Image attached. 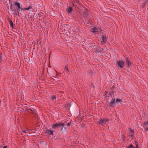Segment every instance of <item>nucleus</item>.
Wrapping results in <instances>:
<instances>
[{
	"label": "nucleus",
	"mask_w": 148,
	"mask_h": 148,
	"mask_svg": "<svg viewBox=\"0 0 148 148\" xmlns=\"http://www.w3.org/2000/svg\"><path fill=\"white\" fill-rule=\"evenodd\" d=\"M100 40L101 44L102 45L104 44L106 42L107 38L106 37V35L104 34H103L100 36Z\"/></svg>",
	"instance_id": "1"
},
{
	"label": "nucleus",
	"mask_w": 148,
	"mask_h": 148,
	"mask_svg": "<svg viewBox=\"0 0 148 148\" xmlns=\"http://www.w3.org/2000/svg\"><path fill=\"white\" fill-rule=\"evenodd\" d=\"M12 5L11 4L10 5V7L11 10L14 16H20V13H18L16 12V9L15 8H12Z\"/></svg>",
	"instance_id": "2"
},
{
	"label": "nucleus",
	"mask_w": 148,
	"mask_h": 148,
	"mask_svg": "<svg viewBox=\"0 0 148 148\" xmlns=\"http://www.w3.org/2000/svg\"><path fill=\"white\" fill-rule=\"evenodd\" d=\"M64 125V124L62 123H56L52 125V128L53 129H56L59 127H61Z\"/></svg>",
	"instance_id": "3"
},
{
	"label": "nucleus",
	"mask_w": 148,
	"mask_h": 148,
	"mask_svg": "<svg viewBox=\"0 0 148 148\" xmlns=\"http://www.w3.org/2000/svg\"><path fill=\"white\" fill-rule=\"evenodd\" d=\"M108 120L105 119H101L100 121H98V123L100 125H103L105 124H106L108 122Z\"/></svg>",
	"instance_id": "4"
},
{
	"label": "nucleus",
	"mask_w": 148,
	"mask_h": 148,
	"mask_svg": "<svg viewBox=\"0 0 148 148\" xmlns=\"http://www.w3.org/2000/svg\"><path fill=\"white\" fill-rule=\"evenodd\" d=\"M124 64V63L123 61H118L116 63V65L119 68H122Z\"/></svg>",
	"instance_id": "5"
},
{
	"label": "nucleus",
	"mask_w": 148,
	"mask_h": 148,
	"mask_svg": "<svg viewBox=\"0 0 148 148\" xmlns=\"http://www.w3.org/2000/svg\"><path fill=\"white\" fill-rule=\"evenodd\" d=\"M13 4L14 5L16 6V8H20L21 7L20 4L18 2H15L14 3H13Z\"/></svg>",
	"instance_id": "6"
},
{
	"label": "nucleus",
	"mask_w": 148,
	"mask_h": 148,
	"mask_svg": "<svg viewBox=\"0 0 148 148\" xmlns=\"http://www.w3.org/2000/svg\"><path fill=\"white\" fill-rule=\"evenodd\" d=\"M100 30V29L99 28L94 27L92 29V32H93V33L97 32Z\"/></svg>",
	"instance_id": "7"
},
{
	"label": "nucleus",
	"mask_w": 148,
	"mask_h": 148,
	"mask_svg": "<svg viewBox=\"0 0 148 148\" xmlns=\"http://www.w3.org/2000/svg\"><path fill=\"white\" fill-rule=\"evenodd\" d=\"M115 103V101L114 99H112V100L109 103L110 105L111 106H113L114 104Z\"/></svg>",
	"instance_id": "8"
},
{
	"label": "nucleus",
	"mask_w": 148,
	"mask_h": 148,
	"mask_svg": "<svg viewBox=\"0 0 148 148\" xmlns=\"http://www.w3.org/2000/svg\"><path fill=\"white\" fill-rule=\"evenodd\" d=\"M46 132L49 134L53 135V132L51 130L49 129H47L46 130Z\"/></svg>",
	"instance_id": "9"
},
{
	"label": "nucleus",
	"mask_w": 148,
	"mask_h": 148,
	"mask_svg": "<svg viewBox=\"0 0 148 148\" xmlns=\"http://www.w3.org/2000/svg\"><path fill=\"white\" fill-rule=\"evenodd\" d=\"M72 10V8L71 7L68 8L67 10V12L68 13H70Z\"/></svg>",
	"instance_id": "10"
},
{
	"label": "nucleus",
	"mask_w": 148,
	"mask_h": 148,
	"mask_svg": "<svg viewBox=\"0 0 148 148\" xmlns=\"http://www.w3.org/2000/svg\"><path fill=\"white\" fill-rule=\"evenodd\" d=\"M62 129L61 130V132H65L66 130L65 127H64V125L62 127Z\"/></svg>",
	"instance_id": "11"
},
{
	"label": "nucleus",
	"mask_w": 148,
	"mask_h": 148,
	"mask_svg": "<svg viewBox=\"0 0 148 148\" xmlns=\"http://www.w3.org/2000/svg\"><path fill=\"white\" fill-rule=\"evenodd\" d=\"M126 64L128 66H130V63L128 59H127L126 60Z\"/></svg>",
	"instance_id": "12"
},
{
	"label": "nucleus",
	"mask_w": 148,
	"mask_h": 148,
	"mask_svg": "<svg viewBox=\"0 0 148 148\" xmlns=\"http://www.w3.org/2000/svg\"><path fill=\"white\" fill-rule=\"evenodd\" d=\"M121 102V100L119 99H116V101H115V103H118Z\"/></svg>",
	"instance_id": "13"
},
{
	"label": "nucleus",
	"mask_w": 148,
	"mask_h": 148,
	"mask_svg": "<svg viewBox=\"0 0 148 148\" xmlns=\"http://www.w3.org/2000/svg\"><path fill=\"white\" fill-rule=\"evenodd\" d=\"M20 10H21V7L16 9V12L18 13H20Z\"/></svg>",
	"instance_id": "14"
},
{
	"label": "nucleus",
	"mask_w": 148,
	"mask_h": 148,
	"mask_svg": "<svg viewBox=\"0 0 148 148\" xmlns=\"http://www.w3.org/2000/svg\"><path fill=\"white\" fill-rule=\"evenodd\" d=\"M10 25L12 27H13V22H12V21L11 20H10Z\"/></svg>",
	"instance_id": "15"
},
{
	"label": "nucleus",
	"mask_w": 148,
	"mask_h": 148,
	"mask_svg": "<svg viewBox=\"0 0 148 148\" xmlns=\"http://www.w3.org/2000/svg\"><path fill=\"white\" fill-rule=\"evenodd\" d=\"M51 98V99L53 101H54L56 100V97L55 96H52Z\"/></svg>",
	"instance_id": "16"
},
{
	"label": "nucleus",
	"mask_w": 148,
	"mask_h": 148,
	"mask_svg": "<svg viewBox=\"0 0 148 148\" xmlns=\"http://www.w3.org/2000/svg\"><path fill=\"white\" fill-rule=\"evenodd\" d=\"M26 10H29L30 9H32V7H31V6H29L27 8H26Z\"/></svg>",
	"instance_id": "17"
},
{
	"label": "nucleus",
	"mask_w": 148,
	"mask_h": 148,
	"mask_svg": "<svg viewBox=\"0 0 148 148\" xmlns=\"http://www.w3.org/2000/svg\"><path fill=\"white\" fill-rule=\"evenodd\" d=\"M135 145H136V147L135 148H138V143L137 142H135Z\"/></svg>",
	"instance_id": "18"
},
{
	"label": "nucleus",
	"mask_w": 148,
	"mask_h": 148,
	"mask_svg": "<svg viewBox=\"0 0 148 148\" xmlns=\"http://www.w3.org/2000/svg\"><path fill=\"white\" fill-rule=\"evenodd\" d=\"M21 11H25V10H26V8H23L21 7Z\"/></svg>",
	"instance_id": "19"
},
{
	"label": "nucleus",
	"mask_w": 148,
	"mask_h": 148,
	"mask_svg": "<svg viewBox=\"0 0 148 148\" xmlns=\"http://www.w3.org/2000/svg\"><path fill=\"white\" fill-rule=\"evenodd\" d=\"M129 148H135V147H134L132 145H130L129 147Z\"/></svg>",
	"instance_id": "20"
},
{
	"label": "nucleus",
	"mask_w": 148,
	"mask_h": 148,
	"mask_svg": "<svg viewBox=\"0 0 148 148\" xmlns=\"http://www.w3.org/2000/svg\"><path fill=\"white\" fill-rule=\"evenodd\" d=\"M28 132V131H25V130H23L22 131L24 133H27Z\"/></svg>",
	"instance_id": "21"
},
{
	"label": "nucleus",
	"mask_w": 148,
	"mask_h": 148,
	"mask_svg": "<svg viewBox=\"0 0 148 148\" xmlns=\"http://www.w3.org/2000/svg\"><path fill=\"white\" fill-rule=\"evenodd\" d=\"M144 125H148V122H147L146 123H144Z\"/></svg>",
	"instance_id": "22"
},
{
	"label": "nucleus",
	"mask_w": 148,
	"mask_h": 148,
	"mask_svg": "<svg viewBox=\"0 0 148 148\" xmlns=\"http://www.w3.org/2000/svg\"><path fill=\"white\" fill-rule=\"evenodd\" d=\"M67 125L68 126H69L70 125V123H68L67 124Z\"/></svg>",
	"instance_id": "23"
},
{
	"label": "nucleus",
	"mask_w": 148,
	"mask_h": 148,
	"mask_svg": "<svg viewBox=\"0 0 148 148\" xmlns=\"http://www.w3.org/2000/svg\"><path fill=\"white\" fill-rule=\"evenodd\" d=\"M65 69H66V71H68V68H66V66H65Z\"/></svg>",
	"instance_id": "24"
},
{
	"label": "nucleus",
	"mask_w": 148,
	"mask_h": 148,
	"mask_svg": "<svg viewBox=\"0 0 148 148\" xmlns=\"http://www.w3.org/2000/svg\"><path fill=\"white\" fill-rule=\"evenodd\" d=\"M3 148H7V146H5L3 147Z\"/></svg>",
	"instance_id": "25"
},
{
	"label": "nucleus",
	"mask_w": 148,
	"mask_h": 148,
	"mask_svg": "<svg viewBox=\"0 0 148 148\" xmlns=\"http://www.w3.org/2000/svg\"><path fill=\"white\" fill-rule=\"evenodd\" d=\"M145 129L147 130V131H148V127H147L145 128Z\"/></svg>",
	"instance_id": "26"
},
{
	"label": "nucleus",
	"mask_w": 148,
	"mask_h": 148,
	"mask_svg": "<svg viewBox=\"0 0 148 148\" xmlns=\"http://www.w3.org/2000/svg\"><path fill=\"white\" fill-rule=\"evenodd\" d=\"M133 132V131H132V130H131L130 131V132Z\"/></svg>",
	"instance_id": "27"
},
{
	"label": "nucleus",
	"mask_w": 148,
	"mask_h": 148,
	"mask_svg": "<svg viewBox=\"0 0 148 148\" xmlns=\"http://www.w3.org/2000/svg\"><path fill=\"white\" fill-rule=\"evenodd\" d=\"M132 136V135H131V136Z\"/></svg>",
	"instance_id": "28"
},
{
	"label": "nucleus",
	"mask_w": 148,
	"mask_h": 148,
	"mask_svg": "<svg viewBox=\"0 0 148 148\" xmlns=\"http://www.w3.org/2000/svg\"><path fill=\"white\" fill-rule=\"evenodd\" d=\"M127 148H129V147Z\"/></svg>",
	"instance_id": "29"
}]
</instances>
